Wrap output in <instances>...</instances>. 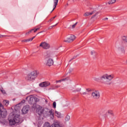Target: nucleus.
<instances>
[{
	"label": "nucleus",
	"mask_w": 127,
	"mask_h": 127,
	"mask_svg": "<svg viewBox=\"0 0 127 127\" xmlns=\"http://www.w3.org/2000/svg\"><path fill=\"white\" fill-rule=\"evenodd\" d=\"M94 13V11L92 12H86L84 13V16H89V15H92Z\"/></svg>",
	"instance_id": "obj_16"
},
{
	"label": "nucleus",
	"mask_w": 127,
	"mask_h": 127,
	"mask_svg": "<svg viewBox=\"0 0 127 127\" xmlns=\"http://www.w3.org/2000/svg\"><path fill=\"white\" fill-rule=\"evenodd\" d=\"M65 120L66 122H69V121H70V116L67 115L65 117Z\"/></svg>",
	"instance_id": "obj_22"
},
{
	"label": "nucleus",
	"mask_w": 127,
	"mask_h": 127,
	"mask_svg": "<svg viewBox=\"0 0 127 127\" xmlns=\"http://www.w3.org/2000/svg\"><path fill=\"white\" fill-rule=\"evenodd\" d=\"M65 79H66V78H64V79H61L60 80H57L56 81V83H59L60 82H62L63 81H65Z\"/></svg>",
	"instance_id": "obj_27"
},
{
	"label": "nucleus",
	"mask_w": 127,
	"mask_h": 127,
	"mask_svg": "<svg viewBox=\"0 0 127 127\" xmlns=\"http://www.w3.org/2000/svg\"><path fill=\"white\" fill-rule=\"evenodd\" d=\"M3 37H5V35H0V38H3Z\"/></svg>",
	"instance_id": "obj_33"
},
{
	"label": "nucleus",
	"mask_w": 127,
	"mask_h": 127,
	"mask_svg": "<svg viewBox=\"0 0 127 127\" xmlns=\"http://www.w3.org/2000/svg\"><path fill=\"white\" fill-rule=\"evenodd\" d=\"M55 116H56L58 118H61V113L58 111H56Z\"/></svg>",
	"instance_id": "obj_18"
},
{
	"label": "nucleus",
	"mask_w": 127,
	"mask_h": 127,
	"mask_svg": "<svg viewBox=\"0 0 127 127\" xmlns=\"http://www.w3.org/2000/svg\"><path fill=\"white\" fill-rule=\"evenodd\" d=\"M76 0H73V1H75Z\"/></svg>",
	"instance_id": "obj_43"
},
{
	"label": "nucleus",
	"mask_w": 127,
	"mask_h": 127,
	"mask_svg": "<svg viewBox=\"0 0 127 127\" xmlns=\"http://www.w3.org/2000/svg\"><path fill=\"white\" fill-rule=\"evenodd\" d=\"M0 91L3 94V95H4L5 94H6L5 92V90L3 89V88H2V87H1L0 88Z\"/></svg>",
	"instance_id": "obj_21"
},
{
	"label": "nucleus",
	"mask_w": 127,
	"mask_h": 127,
	"mask_svg": "<svg viewBox=\"0 0 127 127\" xmlns=\"http://www.w3.org/2000/svg\"><path fill=\"white\" fill-rule=\"evenodd\" d=\"M9 104V101H8V100H4L3 101V104L4 106H6V107H7V106H8Z\"/></svg>",
	"instance_id": "obj_17"
},
{
	"label": "nucleus",
	"mask_w": 127,
	"mask_h": 127,
	"mask_svg": "<svg viewBox=\"0 0 127 127\" xmlns=\"http://www.w3.org/2000/svg\"><path fill=\"white\" fill-rule=\"evenodd\" d=\"M39 74V72L38 71H33L27 75L26 80H27L28 81H32V80H34V79L37 77V75Z\"/></svg>",
	"instance_id": "obj_2"
},
{
	"label": "nucleus",
	"mask_w": 127,
	"mask_h": 127,
	"mask_svg": "<svg viewBox=\"0 0 127 127\" xmlns=\"http://www.w3.org/2000/svg\"><path fill=\"white\" fill-rule=\"evenodd\" d=\"M75 58H76V56L73 57V58L69 61V62H71V61H72V60H73V59H75Z\"/></svg>",
	"instance_id": "obj_35"
},
{
	"label": "nucleus",
	"mask_w": 127,
	"mask_h": 127,
	"mask_svg": "<svg viewBox=\"0 0 127 127\" xmlns=\"http://www.w3.org/2000/svg\"><path fill=\"white\" fill-rule=\"evenodd\" d=\"M58 24V23H57L56 24L53 25V26H51L49 27L48 29H52V28H53V27H55V26H56V25H57Z\"/></svg>",
	"instance_id": "obj_24"
},
{
	"label": "nucleus",
	"mask_w": 127,
	"mask_h": 127,
	"mask_svg": "<svg viewBox=\"0 0 127 127\" xmlns=\"http://www.w3.org/2000/svg\"><path fill=\"white\" fill-rule=\"evenodd\" d=\"M104 20H108V18L106 17V18H104Z\"/></svg>",
	"instance_id": "obj_40"
},
{
	"label": "nucleus",
	"mask_w": 127,
	"mask_h": 127,
	"mask_svg": "<svg viewBox=\"0 0 127 127\" xmlns=\"http://www.w3.org/2000/svg\"><path fill=\"white\" fill-rule=\"evenodd\" d=\"M47 115H50V116H54V113H53V110L51 109V110H48L46 112Z\"/></svg>",
	"instance_id": "obj_14"
},
{
	"label": "nucleus",
	"mask_w": 127,
	"mask_h": 127,
	"mask_svg": "<svg viewBox=\"0 0 127 127\" xmlns=\"http://www.w3.org/2000/svg\"><path fill=\"white\" fill-rule=\"evenodd\" d=\"M25 40H26V42H29V41H31V40H30V39H26Z\"/></svg>",
	"instance_id": "obj_34"
},
{
	"label": "nucleus",
	"mask_w": 127,
	"mask_h": 127,
	"mask_svg": "<svg viewBox=\"0 0 127 127\" xmlns=\"http://www.w3.org/2000/svg\"><path fill=\"white\" fill-rule=\"evenodd\" d=\"M10 126H14L15 124H19L20 123V116L18 115H16L13 119L9 121Z\"/></svg>",
	"instance_id": "obj_3"
},
{
	"label": "nucleus",
	"mask_w": 127,
	"mask_h": 127,
	"mask_svg": "<svg viewBox=\"0 0 127 127\" xmlns=\"http://www.w3.org/2000/svg\"><path fill=\"white\" fill-rule=\"evenodd\" d=\"M94 81H96V82H100V81H101V77H100V78L94 77Z\"/></svg>",
	"instance_id": "obj_23"
},
{
	"label": "nucleus",
	"mask_w": 127,
	"mask_h": 127,
	"mask_svg": "<svg viewBox=\"0 0 127 127\" xmlns=\"http://www.w3.org/2000/svg\"><path fill=\"white\" fill-rule=\"evenodd\" d=\"M40 47H42L44 49H49L50 45L46 42H43L40 44Z\"/></svg>",
	"instance_id": "obj_5"
},
{
	"label": "nucleus",
	"mask_w": 127,
	"mask_h": 127,
	"mask_svg": "<svg viewBox=\"0 0 127 127\" xmlns=\"http://www.w3.org/2000/svg\"><path fill=\"white\" fill-rule=\"evenodd\" d=\"M37 27V28H34V29H31L28 32L26 33V35H29V34H30L32 31H34V32L35 33L36 31H37V30H39V29H40V25H38Z\"/></svg>",
	"instance_id": "obj_8"
},
{
	"label": "nucleus",
	"mask_w": 127,
	"mask_h": 127,
	"mask_svg": "<svg viewBox=\"0 0 127 127\" xmlns=\"http://www.w3.org/2000/svg\"><path fill=\"white\" fill-rule=\"evenodd\" d=\"M54 62H53V60L50 59L48 60L47 65L48 66H52L53 65Z\"/></svg>",
	"instance_id": "obj_12"
},
{
	"label": "nucleus",
	"mask_w": 127,
	"mask_h": 127,
	"mask_svg": "<svg viewBox=\"0 0 127 127\" xmlns=\"http://www.w3.org/2000/svg\"><path fill=\"white\" fill-rule=\"evenodd\" d=\"M78 23V22H76L74 24L72 25V28H75V27H76V25H77V24Z\"/></svg>",
	"instance_id": "obj_30"
},
{
	"label": "nucleus",
	"mask_w": 127,
	"mask_h": 127,
	"mask_svg": "<svg viewBox=\"0 0 127 127\" xmlns=\"http://www.w3.org/2000/svg\"><path fill=\"white\" fill-rule=\"evenodd\" d=\"M87 94H88L87 92H83L82 95H87Z\"/></svg>",
	"instance_id": "obj_38"
},
{
	"label": "nucleus",
	"mask_w": 127,
	"mask_h": 127,
	"mask_svg": "<svg viewBox=\"0 0 127 127\" xmlns=\"http://www.w3.org/2000/svg\"><path fill=\"white\" fill-rule=\"evenodd\" d=\"M114 78H115V74H114L110 75L105 74L100 77V82L103 84H105L106 85H111L112 82L110 81H112Z\"/></svg>",
	"instance_id": "obj_1"
},
{
	"label": "nucleus",
	"mask_w": 127,
	"mask_h": 127,
	"mask_svg": "<svg viewBox=\"0 0 127 127\" xmlns=\"http://www.w3.org/2000/svg\"><path fill=\"white\" fill-rule=\"evenodd\" d=\"M53 106L54 109H55L56 108V102H54L53 103Z\"/></svg>",
	"instance_id": "obj_31"
},
{
	"label": "nucleus",
	"mask_w": 127,
	"mask_h": 127,
	"mask_svg": "<svg viewBox=\"0 0 127 127\" xmlns=\"http://www.w3.org/2000/svg\"><path fill=\"white\" fill-rule=\"evenodd\" d=\"M75 38H76L75 37V36H74L73 35H71L67 37L66 40H64V42H72V41H74V40H75Z\"/></svg>",
	"instance_id": "obj_7"
},
{
	"label": "nucleus",
	"mask_w": 127,
	"mask_h": 127,
	"mask_svg": "<svg viewBox=\"0 0 127 127\" xmlns=\"http://www.w3.org/2000/svg\"><path fill=\"white\" fill-rule=\"evenodd\" d=\"M117 0H111L108 1V3L109 5L113 4V3H115Z\"/></svg>",
	"instance_id": "obj_20"
},
{
	"label": "nucleus",
	"mask_w": 127,
	"mask_h": 127,
	"mask_svg": "<svg viewBox=\"0 0 127 127\" xmlns=\"http://www.w3.org/2000/svg\"><path fill=\"white\" fill-rule=\"evenodd\" d=\"M58 0H54V7L52 11H51V12H52V11H53V10H54V9H55V8H56V6H57V4H58Z\"/></svg>",
	"instance_id": "obj_15"
},
{
	"label": "nucleus",
	"mask_w": 127,
	"mask_h": 127,
	"mask_svg": "<svg viewBox=\"0 0 127 127\" xmlns=\"http://www.w3.org/2000/svg\"><path fill=\"white\" fill-rule=\"evenodd\" d=\"M29 111V105H26L24 106L22 109L23 114H27Z\"/></svg>",
	"instance_id": "obj_10"
},
{
	"label": "nucleus",
	"mask_w": 127,
	"mask_h": 127,
	"mask_svg": "<svg viewBox=\"0 0 127 127\" xmlns=\"http://www.w3.org/2000/svg\"><path fill=\"white\" fill-rule=\"evenodd\" d=\"M21 103H22L23 104H24V103H25V100H22Z\"/></svg>",
	"instance_id": "obj_37"
},
{
	"label": "nucleus",
	"mask_w": 127,
	"mask_h": 127,
	"mask_svg": "<svg viewBox=\"0 0 127 127\" xmlns=\"http://www.w3.org/2000/svg\"><path fill=\"white\" fill-rule=\"evenodd\" d=\"M43 110L41 109H38L36 110V113L39 115V116H41L42 114H43Z\"/></svg>",
	"instance_id": "obj_13"
},
{
	"label": "nucleus",
	"mask_w": 127,
	"mask_h": 127,
	"mask_svg": "<svg viewBox=\"0 0 127 127\" xmlns=\"http://www.w3.org/2000/svg\"><path fill=\"white\" fill-rule=\"evenodd\" d=\"M91 97L94 100H99L100 99V92L98 90L93 91L91 94Z\"/></svg>",
	"instance_id": "obj_4"
},
{
	"label": "nucleus",
	"mask_w": 127,
	"mask_h": 127,
	"mask_svg": "<svg viewBox=\"0 0 127 127\" xmlns=\"http://www.w3.org/2000/svg\"><path fill=\"white\" fill-rule=\"evenodd\" d=\"M56 15L54 17H52L51 19H50V20L49 21V22H51V21H52V20H53L55 17H56Z\"/></svg>",
	"instance_id": "obj_29"
},
{
	"label": "nucleus",
	"mask_w": 127,
	"mask_h": 127,
	"mask_svg": "<svg viewBox=\"0 0 127 127\" xmlns=\"http://www.w3.org/2000/svg\"><path fill=\"white\" fill-rule=\"evenodd\" d=\"M22 42H26V40H22Z\"/></svg>",
	"instance_id": "obj_39"
},
{
	"label": "nucleus",
	"mask_w": 127,
	"mask_h": 127,
	"mask_svg": "<svg viewBox=\"0 0 127 127\" xmlns=\"http://www.w3.org/2000/svg\"><path fill=\"white\" fill-rule=\"evenodd\" d=\"M36 102H38V99H37V100H36Z\"/></svg>",
	"instance_id": "obj_42"
},
{
	"label": "nucleus",
	"mask_w": 127,
	"mask_h": 127,
	"mask_svg": "<svg viewBox=\"0 0 127 127\" xmlns=\"http://www.w3.org/2000/svg\"><path fill=\"white\" fill-rule=\"evenodd\" d=\"M56 88H58V87H54V86L53 85H52V86H51V88H50L49 89V90H55V89H56Z\"/></svg>",
	"instance_id": "obj_26"
},
{
	"label": "nucleus",
	"mask_w": 127,
	"mask_h": 127,
	"mask_svg": "<svg viewBox=\"0 0 127 127\" xmlns=\"http://www.w3.org/2000/svg\"><path fill=\"white\" fill-rule=\"evenodd\" d=\"M41 32H41L38 33V34H39V33H41Z\"/></svg>",
	"instance_id": "obj_41"
},
{
	"label": "nucleus",
	"mask_w": 127,
	"mask_h": 127,
	"mask_svg": "<svg viewBox=\"0 0 127 127\" xmlns=\"http://www.w3.org/2000/svg\"><path fill=\"white\" fill-rule=\"evenodd\" d=\"M43 127H51L50 124L48 122H46L44 124Z\"/></svg>",
	"instance_id": "obj_19"
},
{
	"label": "nucleus",
	"mask_w": 127,
	"mask_h": 127,
	"mask_svg": "<svg viewBox=\"0 0 127 127\" xmlns=\"http://www.w3.org/2000/svg\"><path fill=\"white\" fill-rule=\"evenodd\" d=\"M91 55H94V56H96V55H97V53L93 51L91 52Z\"/></svg>",
	"instance_id": "obj_25"
},
{
	"label": "nucleus",
	"mask_w": 127,
	"mask_h": 127,
	"mask_svg": "<svg viewBox=\"0 0 127 127\" xmlns=\"http://www.w3.org/2000/svg\"><path fill=\"white\" fill-rule=\"evenodd\" d=\"M40 87H41L42 88L45 87H48V86H50V82L48 81H45L43 82H42L39 84Z\"/></svg>",
	"instance_id": "obj_9"
},
{
	"label": "nucleus",
	"mask_w": 127,
	"mask_h": 127,
	"mask_svg": "<svg viewBox=\"0 0 127 127\" xmlns=\"http://www.w3.org/2000/svg\"><path fill=\"white\" fill-rule=\"evenodd\" d=\"M28 102L30 104V105H32L33 104V100H36V98H34L32 95H30L29 96H27L26 98V100H28Z\"/></svg>",
	"instance_id": "obj_6"
},
{
	"label": "nucleus",
	"mask_w": 127,
	"mask_h": 127,
	"mask_svg": "<svg viewBox=\"0 0 127 127\" xmlns=\"http://www.w3.org/2000/svg\"><path fill=\"white\" fill-rule=\"evenodd\" d=\"M86 91L87 92H91L92 89H91L90 88H86Z\"/></svg>",
	"instance_id": "obj_32"
},
{
	"label": "nucleus",
	"mask_w": 127,
	"mask_h": 127,
	"mask_svg": "<svg viewBox=\"0 0 127 127\" xmlns=\"http://www.w3.org/2000/svg\"><path fill=\"white\" fill-rule=\"evenodd\" d=\"M34 38H35V36H34L33 38H30V40H31V41H32L33 40V39H34Z\"/></svg>",
	"instance_id": "obj_36"
},
{
	"label": "nucleus",
	"mask_w": 127,
	"mask_h": 127,
	"mask_svg": "<svg viewBox=\"0 0 127 127\" xmlns=\"http://www.w3.org/2000/svg\"><path fill=\"white\" fill-rule=\"evenodd\" d=\"M52 127H61L59 121H56L52 125Z\"/></svg>",
	"instance_id": "obj_11"
},
{
	"label": "nucleus",
	"mask_w": 127,
	"mask_h": 127,
	"mask_svg": "<svg viewBox=\"0 0 127 127\" xmlns=\"http://www.w3.org/2000/svg\"><path fill=\"white\" fill-rule=\"evenodd\" d=\"M108 113L109 115H113V114H114V112L112 110H109Z\"/></svg>",
	"instance_id": "obj_28"
}]
</instances>
